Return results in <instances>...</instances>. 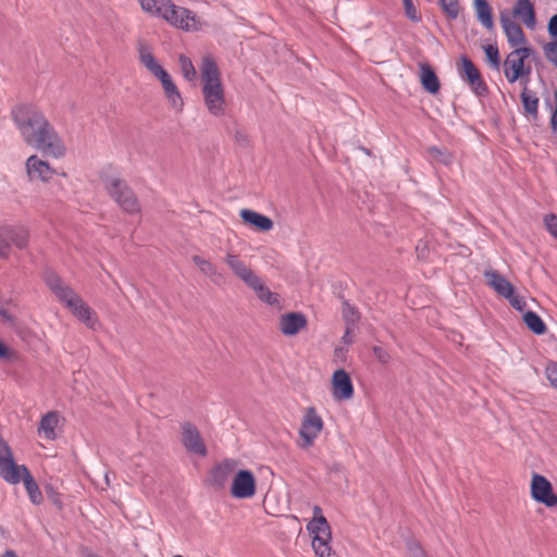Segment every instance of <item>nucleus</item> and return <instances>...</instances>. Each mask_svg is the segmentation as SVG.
<instances>
[{
	"label": "nucleus",
	"mask_w": 557,
	"mask_h": 557,
	"mask_svg": "<svg viewBox=\"0 0 557 557\" xmlns=\"http://www.w3.org/2000/svg\"><path fill=\"white\" fill-rule=\"evenodd\" d=\"M12 120L20 132L23 141L39 150L44 156L62 159L67 149L46 115L36 107L20 104L12 110Z\"/></svg>",
	"instance_id": "obj_1"
},
{
	"label": "nucleus",
	"mask_w": 557,
	"mask_h": 557,
	"mask_svg": "<svg viewBox=\"0 0 557 557\" xmlns=\"http://www.w3.org/2000/svg\"><path fill=\"white\" fill-rule=\"evenodd\" d=\"M44 281L57 299L88 329L95 330L98 325L96 311L57 273L47 271Z\"/></svg>",
	"instance_id": "obj_2"
},
{
	"label": "nucleus",
	"mask_w": 557,
	"mask_h": 557,
	"mask_svg": "<svg viewBox=\"0 0 557 557\" xmlns=\"http://www.w3.org/2000/svg\"><path fill=\"white\" fill-rule=\"evenodd\" d=\"M199 71L207 110L214 116H223L227 106L225 89L218 63L211 54L202 55Z\"/></svg>",
	"instance_id": "obj_3"
},
{
	"label": "nucleus",
	"mask_w": 557,
	"mask_h": 557,
	"mask_svg": "<svg viewBox=\"0 0 557 557\" xmlns=\"http://www.w3.org/2000/svg\"><path fill=\"white\" fill-rule=\"evenodd\" d=\"M136 50L139 63L160 82L163 94L170 106L176 111H182L184 107L182 95L171 75L154 57L152 46L145 40H139Z\"/></svg>",
	"instance_id": "obj_4"
},
{
	"label": "nucleus",
	"mask_w": 557,
	"mask_h": 557,
	"mask_svg": "<svg viewBox=\"0 0 557 557\" xmlns=\"http://www.w3.org/2000/svg\"><path fill=\"white\" fill-rule=\"evenodd\" d=\"M100 181L108 195L128 214H138L140 203L134 190L121 177L119 170L108 164L99 172Z\"/></svg>",
	"instance_id": "obj_5"
},
{
	"label": "nucleus",
	"mask_w": 557,
	"mask_h": 557,
	"mask_svg": "<svg viewBox=\"0 0 557 557\" xmlns=\"http://www.w3.org/2000/svg\"><path fill=\"white\" fill-rule=\"evenodd\" d=\"M324 429V420L314 406H308L302 410L298 429L297 446L301 450H308L314 446L315 441Z\"/></svg>",
	"instance_id": "obj_6"
},
{
	"label": "nucleus",
	"mask_w": 557,
	"mask_h": 557,
	"mask_svg": "<svg viewBox=\"0 0 557 557\" xmlns=\"http://www.w3.org/2000/svg\"><path fill=\"white\" fill-rule=\"evenodd\" d=\"M531 498L547 508L557 507V493L550 481L543 474L533 472L530 480Z\"/></svg>",
	"instance_id": "obj_7"
},
{
	"label": "nucleus",
	"mask_w": 557,
	"mask_h": 557,
	"mask_svg": "<svg viewBox=\"0 0 557 557\" xmlns=\"http://www.w3.org/2000/svg\"><path fill=\"white\" fill-rule=\"evenodd\" d=\"M330 393L336 403H346L354 398L355 386L352 379L345 369H337L331 375Z\"/></svg>",
	"instance_id": "obj_8"
},
{
	"label": "nucleus",
	"mask_w": 557,
	"mask_h": 557,
	"mask_svg": "<svg viewBox=\"0 0 557 557\" xmlns=\"http://www.w3.org/2000/svg\"><path fill=\"white\" fill-rule=\"evenodd\" d=\"M163 20L171 26L185 32H195L200 28V22L197 15L183 7H178L172 2Z\"/></svg>",
	"instance_id": "obj_9"
},
{
	"label": "nucleus",
	"mask_w": 557,
	"mask_h": 557,
	"mask_svg": "<svg viewBox=\"0 0 557 557\" xmlns=\"http://www.w3.org/2000/svg\"><path fill=\"white\" fill-rule=\"evenodd\" d=\"M530 52L529 48H518L507 55L504 63V74L509 83H515L529 74L530 70L525 67L524 62Z\"/></svg>",
	"instance_id": "obj_10"
},
{
	"label": "nucleus",
	"mask_w": 557,
	"mask_h": 557,
	"mask_svg": "<svg viewBox=\"0 0 557 557\" xmlns=\"http://www.w3.org/2000/svg\"><path fill=\"white\" fill-rule=\"evenodd\" d=\"M25 172L28 181L50 183L57 175V170L38 154L29 156L25 161Z\"/></svg>",
	"instance_id": "obj_11"
},
{
	"label": "nucleus",
	"mask_w": 557,
	"mask_h": 557,
	"mask_svg": "<svg viewBox=\"0 0 557 557\" xmlns=\"http://www.w3.org/2000/svg\"><path fill=\"white\" fill-rule=\"evenodd\" d=\"M257 480L247 469L238 470L231 482L230 493L237 499H249L256 495Z\"/></svg>",
	"instance_id": "obj_12"
},
{
	"label": "nucleus",
	"mask_w": 557,
	"mask_h": 557,
	"mask_svg": "<svg viewBox=\"0 0 557 557\" xmlns=\"http://www.w3.org/2000/svg\"><path fill=\"white\" fill-rule=\"evenodd\" d=\"M458 73L461 79L468 83L470 88L478 95L482 96L487 91L486 84L484 83L479 70L473 62L467 57H461L458 63Z\"/></svg>",
	"instance_id": "obj_13"
},
{
	"label": "nucleus",
	"mask_w": 557,
	"mask_h": 557,
	"mask_svg": "<svg viewBox=\"0 0 557 557\" xmlns=\"http://www.w3.org/2000/svg\"><path fill=\"white\" fill-rule=\"evenodd\" d=\"M182 444L189 454L200 457L207 455V446L198 429L190 422H184L181 425Z\"/></svg>",
	"instance_id": "obj_14"
},
{
	"label": "nucleus",
	"mask_w": 557,
	"mask_h": 557,
	"mask_svg": "<svg viewBox=\"0 0 557 557\" xmlns=\"http://www.w3.org/2000/svg\"><path fill=\"white\" fill-rule=\"evenodd\" d=\"M21 466L16 465L8 444L0 438V476L10 484L20 483L17 471Z\"/></svg>",
	"instance_id": "obj_15"
},
{
	"label": "nucleus",
	"mask_w": 557,
	"mask_h": 557,
	"mask_svg": "<svg viewBox=\"0 0 557 557\" xmlns=\"http://www.w3.org/2000/svg\"><path fill=\"white\" fill-rule=\"evenodd\" d=\"M237 467V460L232 458L224 459L218 465H215L209 473V480L211 485L216 487H224L230 481V479L233 480V476L238 471Z\"/></svg>",
	"instance_id": "obj_16"
},
{
	"label": "nucleus",
	"mask_w": 557,
	"mask_h": 557,
	"mask_svg": "<svg viewBox=\"0 0 557 557\" xmlns=\"http://www.w3.org/2000/svg\"><path fill=\"white\" fill-rule=\"evenodd\" d=\"M499 21L510 46L515 49L524 48L523 45L525 44V37L523 30L521 26L510 16V13L507 11L500 12Z\"/></svg>",
	"instance_id": "obj_17"
},
{
	"label": "nucleus",
	"mask_w": 557,
	"mask_h": 557,
	"mask_svg": "<svg viewBox=\"0 0 557 557\" xmlns=\"http://www.w3.org/2000/svg\"><path fill=\"white\" fill-rule=\"evenodd\" d=\"M224 262L232 273L247 286L256 276H258L255 271L236 253L227 252L224 257Z\"/></svg>",
	"instance_id": "obj_18"
},
{
	"label": "nucleus",
	"mask_w": 557,
	"mask_h": 557,
	"mask_svg": "<svg viewBox=\"0 0 557 557\" xmlns=\"http://www.w3.org/2000/svg\"><path fill=\"white\" fill-rule=\"evenodd\" d=\"M307 318L300 312H288L282 314L278 321V329L285 336H295L306 329Z\"/></svg>",
	"instance_id": "obj_19"
},
{
	"label": "nucleus",
	"mask_w": 557,
	"mask_h": 557,
	"mask_svg": "<svg viewBox=\"0 0 557 557\" xmlns=\"http://www.w3.org/2000/svg\"><path fill=\"white\" fill-rule=\"evenodd\" d=\"M239 215L246 225L259 232H269L274 226L273 221L269 216L250 209H242Z\"/></svg>",
	"instance_id": "obj_20"
},
{
	"label": "nucleus",
	"mask_w": 557,
	"mask_h": 557,
	"mask_svg": "<svg viewBox=\"0 0 557 557\" xmlns=\"http://www.w3.org/2000/svg\"><path fill=\"white\" fill-rule=\"evenodd\" d=\"M62 417L58 411H49L41 417L38 434L48 441H54L57 438V430L60 426Z\"/></svg>",
	"instance_id": "obj_21"
},
{
	"label": "nucleus",
	"mask_w": 557,
	"mask_h": 557,
	"mask_svg": "<svg viewBox=\"0 0 557 557\" xmlns=\"http://www.w3.org/2000/svg\"><path fill=\"white\" fill-rule=\"evenodd\" d=\"M512 18H520L521 22L530 29H534L536 25L534 5L530 0H518L510 14Z\"/></svg>",
	"instance_id": "obj_22"
},
{
	"label": "nucleus",
	"mask_w": 557,
	"mask_h": 557,
	"mask_svg": "<svg viewBox=\"0 0 557 557\" xmlns=\"http://www.w3.org/2000/svg\"><path fill=\"white\" fill-rule=\"evenodd\" d=\"M307 530L311 537H332L331 528L327 520L322 515V509L319 506L313 507V518L307 525Z\"/></svg>",
	"instance_id": "obj_23"
},
{
	"label": "nucleus",
	"mask_w": 557,
	"mask_h": 557,
	"mask_svg": "<svg viewBox=\"0 0 557 557\" xmlns=\"http://www.w3.org/2000/svg\"><path fill=\"white\" fill-rule=\"evenodd\" d=\"M487 284L500 296L510 299L515 294L513 286L511 283L497 273L496 271H488L485 273Z\"/></svg>",
	"instance_id": "obj_24"
},
{
	"label": "nucleus",
	"mask_w": 557,
	"mask_h": 557,
	"mask_svg": "<svg viewBox=\"0 0 557 557\" xmlns=\"http://www.w3.org/2000/svg\"><path fill=\"white\" fill-rule=\"evenodd\" d=\"M17 475L20 476V482L23 481L32 503L36 505L40 504L44 499L40 488L24 465L18 469Z\"/></svg>",
	"instance_id": "obj_25"
},
{
	"label": "nucleus",
	"mask_w": 557,
	"mask_h": 557,
	"mask_svg": "<svg viewBox=\"0 0 557 557\" xmlns=\"http://www.w3.org/2000/svg\"><path fill=\"white\" fill-rule=\"evenodd\" d=\"M3 235L17 249H24L29 243V232L22 225H9L3 227Z\"/></svg>",
	"instance_id": "obj_26"
},
{
	"label": "nucleus",
	"mask_w": 557,
	"mask_h": 557,
	"mask_svg": "<svg viewBox=\"0 0 557 557\" xmlns=\"http://www.w3.org/2000/svg\"><path fill=\"white\" fill-rule=\"evenodd\" d=\"M248 287L256 293L257 297L261 301L270 306L280 305L278 295L276 293L271 292L259 276H256L252 280V282L248 285Z\"/></svg>",
	"instance_id": "obj_27"
},
{
	"label": "nucleus",
	"mask_w": 557,
	"mask_h": 557,
	"mask_svg": "<svg viewBox=\"0 0 557 557\" xmlns=\"http://www.w3.org/2000/svg\"><path fill=\"white\" fill-rule=\"evenodd\" d=\"M144 12L163 18L172 4V0H138Z\"/></svg>",
	"instance_id": "obj_28"
},
{
	"label": "nucleus",
	"mask_w": 557,
	"mask_h": 557,
	"mask_svg": "<svg viewBox=\"0 0 557 557\" xmlns=\"http://www.w3.org/2000/svg\"><path fill=\"white\" fill-rule=\"evenodd\" d=\"M420 81L423 88L430 94H437L440 90V82L438 78L433 71V69L429 64L420 65Z\"/></svg>",
	"instance_id": "obj_29"
},
{
	"label": "nucleus",
	"mask_w": 557,
	"mask_h": 557,
	"mask_svg": "<svg viewBox=\"0 0 557 557\" xmlns=\"http://www.w3.org/2000/svg\"><path fill=\"white\" fill-rule=\"evenodd\" d=\"M474 9L480 23L487 29L494 26L492 8L486 0H474Z\"/></svg>",
	"instance_id": "obj_30"
},
{
	"label": "nucleus",
	"mask_w": 557,
	"mask_h": 557,
	"mask_svg": "<svg viewBox=\"0 0 557 557\" xmlns=\"http://www.w3.org/2000/svg\"><path fill=\"white\" fill-rule=\"evenodd\" d=\"M521 101L525 113L532 116L537 115L539 98L533 91L524 88L521 92Z\"/></svg>",
	"instance_id": "obj_31"
},
{
	"label": "nucleus",
	"mask_w": 557,
	"mask_h": 557,
	"mask_svg": "<svg viewBox=\"0 0 557 557\" xmlns=\"http://www.w3.org/2000/svg\"><path fill=\"white\" fill-rule=\"evenodd\" d=\"M523 321L527 326L535 334L541 335L546 332V325L543 320L533 311H528L523 315Z\"/></svg>",
	"instance_id": "obj_32"
},
{
	"label": "nucleus",
	"mask_w": 557,
	"mask_h": 557,
	"mask_svg": "<svg viewBox=\"0 0 557 557\" xmlns=\"http://www.w3.org/2000/svg\"><path fill=\"white\" fill-rule=\"evenodd\" d=\"M332 537L314 536L312 539V548L319 557H330L332 547L330 545Z\"/></svg>",
	"instance_id": "obj_33"
},
{
	"label": "nucleus",
	"mask_w": 557,
	"mask_h": 557,
	"mask_svg": "<svg viewBox=\"0 0 557 557\" xmlns=\"http://www.w3.org/2000/svg\"><path fill=\"white\" fill-rule=\"evenodd\" d=\"M178 65L182 72L183 77L187 82H194L197 77L196 69L193 64V61L185 54L178 55Z\"/></svg>",
	"instance_id": "obj_34"
},
{
	"label": "nucleus",
	"mask_w": 557,
	"mask_h": 557,
	"mask_svg": "<svg viewBox=\"0 0 557 557\" xmlns=\"http://www.w3.org/2000/svg\"><path fill=\"white\" fill-rule=\"evenodd\" d=\"M191 261L199 269V271L206 276L212 278L216 275V267L209 260L201 256L195 255L191 257Z\"/></svg>",
	"instance_id": "obj_35"
},
{
	"label": "nucleus",
	"mask_w": 557,
	"mask_h": 557,
	"mask_svg": "<svg viewBox=\"0 0 557 557\" xmlns=\"http://www.w3.org/2000/svg\"><path fill=\"white\" fill-rule=\"evenodd\" d=\"M438 2L448 18H456L458 16L460 7L457 0H438Z\"/></svg>",
	"instance_id": "obj_36"
},
{
	"label": "nucleus",
	"mask_w": 557,
	"mask_h": 557,
	"mask_svg": "<svg viewBox=\"0 0 557 557\" xmlns=\"http://www.w3.org/2000/svg\"><path fill=\"white\" fill-rule=\"evenodd\" d=\"M484 52L492 66L498 69L500 64L498 48L493 45L484 46Z\"/></svg>",
	"instance_id": "obj_37"
},
{
	"label": "nucleus",
	"mask_w": 557,
	"mask_h": 557,
	"mask_svg": "<svg viewBox=\"0 0 557 557\" xmlns=\"http://www.w3.org/2000/svg\"><path fill=\"white\" fill-rule=\"evenodd\" d=\"M343 317L345 319L346 325L349 324L352 327H356V323L359 321V313L355 308L346 304L343 309Z\"/></svg>",
	"instance_id": "obj_38"
},
{
	"label": "nucleus",
	"mask_w": 557,
	"mask_h": 557,
	"mask_svg": "<svg viewBox=\"0 0 557 557\" xmlns=\"http://www.w3.org/2000/svg\"><path fill=\"white\" fill-rule=\"evenodd\" d=\"M545 374L550 385L557 389V362L550 361L545 368Z\"/></svg>",
	"instance_id": "obj_39"
},
{
	"label": "nucleus",
	"mask_w": 557,
	"mask_h": 557,
	"mask_svg": "<svg viewBox=\"0 0 557 557\" xmlns=\"http://www.w3.org/2000/svg\"><path fill=\"white\" fill-rule=\"evenodd\" d=\"M372 351L377 361L383 364H387L392 359L389 352L381 346H374Z\"/></svg>",
	"instance_id": "obj_40"
},
{
	"label": "nucleus",
	"mask_w": 557,
	"mask_h": 557,
	"mask_svg": "<svg viewBox=\"0 0 557 557\" xmlns=\"http://www.w3.org/2000/svg\"><path fill=\"white\" fill-rule=\"evenodd\" d=\"M11 251L9 239L3 235V227L0 230V258L8 259Z\"/></svg>",
	"instance_id": "obj_41"
},
{
	"label": "nucleus",
	"mask_w": 557,
	"mask_h": 557,
	"mask_svg": "<svg viewBox=\"0 0 557 557\" xmlns=\"http://www.w3.org/2000/svg\"><path fill=\"white\" fill-rule=\"evenodd\" d=\"M544 222L550 235L557 239V215L548 214L544 218Z\"/></svg>",
	"instance_id": "obj_42"
},
{
	"label": "nucleus",
	"mask_w": 557,
	"mask_h": 557,
	"mask_svg": "<svg viewBox=\"0 0 557 557\" xmlns=\"http://www.w3.org/2000/svg\"><path fill=\"white\" fill-rule=\"evenodd\" d=\"M404 7H405V11H406V14L407 16L412 20V21H418V15H417V11H416V8L412 3L411 0H404Z\"/></svg>",
	"instance_id": "obj_43"
},
{
	"label": "nucleus",
	"mask_w": 557,
	"mask_h": 557,
	"mask_svg": "<svg viewBox=\"0 0 557 557\" xmlns=\"http://www.w3.org/2000/svg\"><path fill=\"white\" fill-rule=\"evenodd\" d=\"M354 332H355V327H352L351 325H346L345 327V333L342 337V342L345 344V345H351L354 343Z\"/></svg>",
	"instance_id": "obj_44"
},
{
	"label": "nucleus",
	"mask_w": 557,
	"mask_h": 557,
	"mask_svg": "<svg viewBox=\"0 0 557 557\" xmlns=\"http://www.w3.org/2000/svg\"><path fill=\"white\" fill-rule=\"evenodd\" d=\"M547 58L557 65V41L546 48Z\"/></svg>",
	"instance_id": "obj_45"
},
{
	"label": "nucleus",
	"mask_w": 557,
	"mask_h": 557,
	"mask_svg": "<svg viewBox=\"0 0 557 557\" xmlns=\"http://www.w3.org/2000/svg\"><path fill=\"white\" fill-rule=\"evenodd\" d=\"M548 33L553 37L557 36V14L552 16L548 22Z\"/></svg>",
	"instance_id": "obj_46"
},
{
	"label": "nucleus",
	"mask_w": 557,
	"mask_h": 557,
	"mask_svg": "<svg viewBox=\"0 0 557 557\" xmlns=\"http://www.w3.org/2000/svg\"><path fill=\"white\" fill-rule=\"evenodd\" d=\"M554 97H555V101H556V108H555V111L553 112V115L550 119V124H552L553 132L557 135V89L554 92Z\"/></svg>",
	"instance_id": "obj_47"
},
{
	"label": "nucleus",
	"mask_w": 557,
	"mask_h": 557,
	"mask_svg": "<svg viewBox=\"0 0 557 557\" xmlns=\"http://www.w3.org/2000/svg\"><path fill=\"white\" fill-rule=\"evenodd\" d=\"M12 356V351L7 347V345L0 341V358L9 359Z\"/></svg>",
	"instance_id": "obj_48"
},
{
	"label": "nucleus",
	"mask_w": 557,
	"mask_h": 557,
	"mask_svg": "<svg viewBox=\"0 0 557 557\" xmlns=\"http://www.w3.org/2000/svg\"><path fill=\"white\" fill-rule=\"evenodd\" d=\"M509 301L512 307L521 309V301L517 297H515L513 294H512V297L509 299Z\"/></svg>",
	"instance_id": "obj_49"
},
{
	"label": "nucleus",
	"mask_w": 557,
	"mask_h": 557,
	"mask_svg": "<svg viewBox=\"0 0 557 557\" xmlns=\"http://www.w3.org/2000/svg\"><path fill=\"white\" fill-rule=\"evenodd\" d=\"M1 557H18L15 552L8 549Z\"/></svg>",
	"instance_id": "obj_50"
},
{
	"label": "nucleus",
	"mask_w": 557,
	"mask_h": 557,
	"mask_svg": "<svg viewBox=\"0 0 557 557\" xmlns=\"http://www.w3.org/2000/svg\"><path fill=\"white\" fill-rule=\"evenodd\" d=\"M344 354V349L341 347V348H335L334 350V355L335 357H339Z\"/></svg>",
	"instance_id": "obj_51"
},
{
	"label": "nucleus",
	"mask_w": 557,
	"mask_h": 557,
	"mask_svg": "<svg viewBox=\"0 0 557 557\" xmlns=\"http://www.w3.org/2000/svg\"><path fill=\"white\" fill-rule=\"evenodd\" d=\"M0 315L7 317V312L4 310H0Z\"/></svg>",
	"instance_id": "obj_52"
}]
</instances>
